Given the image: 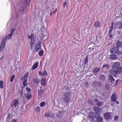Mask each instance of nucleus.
<instances>
[{
	"label": "nucleus",
	"instance_id": "obj_20",
	"mask_svg": "<svg viewBox=\"0 0 122 122\" xmlns=\"http://www.w3.org/2000/svg\"><path fill=\"white\" fill-rule=\"evenodd\" d=\"M117 55H114V54H112L109 56L110 58L112 59L115 60L117 58Z\"/></svg>",
	"mask_w": 122,
	"mask_h": 122
},
{
	"label": "nucleus",
	"instance_id": "obj_52",
	"mask_svg": "<svg viewBox=\"0 0 122 122\" xmlns=\"http://www.w3.org/2000/svg\"><path fill=\"white\" fill-rule=\"evenodd\" d=\"M98 84L99 87L102 86V83L100 82H99L98 83Z\"/></svg>",
	"mask_w": 122,
	"mask_h": 122
},
{
	"label": "nucleus",
	"instance_id": "obj_19",
	"mask_svg": "<svg viewBox=\"0 0 122 122\" xmlns=\"http://www.w3.org/2000/svg\"><path fill=\"white\" fill-rule=\"evenodd\" d=\"M45 92V91L42 89H40L38 91V95L39 96L42 97L43 93Z\"/></svg>",
	"mask_w": 122,
	"mask_h": 122
},
{
	"label": "nucleus",
	"instance_id": "obj_25",
	"mask_svg": "<svg viewBox=\"0 0 122 122\" xmlns=\"http://www.w3.org/2000/svg\"><path fill=\"white\" fill-rule=\"evenodd\" d=\"M99 79L101 80L104 81L105 79V76L103 75H101L99 76Z\"/></svg>",
	"mask_w": 122,
	"mask_h": 122
},
{
	"label": "nucleus",
	"instance_id": "obj_63",
	"mask_svg": "<svg viewBox=\"0 0 122 122\" xmlns=\"http://www.w3.org/2000/svg\"><path fill=\"white\" fill-rule=\"evenodd\" d=\"M119 81V80L118 79H117V80L116 81V83L114 85V86H115L117 83V82H118Z\"/></svg>",
	"mask_w": 122,
	"mask_h": 122
},
{
	"label": "nucleus",
	"instance_id": "obj_41",
	"mask_svg": "<svg viewBox=\"0 0 122 122\" xmlns=\"http://www.w3.org/2000/svg\"><path fill=\"white\" fill-rule=\"evenodd\" d=\"M46 103L45 102H41L40 104V106L41 107H43L45 105Z\"/></svg>",
	"mask_w": 122,
	"mask_h": 122
},
{
	"label": "nucleus",
	"instance_id": "obj_55",
	"mask_svg": "<svg viewBox=\"0 0 122 122\" xmlns=\"http://www.w3.org/2000/svg\"><path fill=\"white\" fill-rule=\"evenodd\" d=\"M121 33V32L119 31H116V34L117 35H118L120 34Z\"/></svg>",
	"mask_w": 122,
	"mask_h": 122
},
{
	"label": "nucleus",
	"instance_id": "obj_11",
	"mask_svg": "<svg viewBox=\"0 0 122 122\" xmlns=\"http://www.w3.org/2000/svg\"><path fill=\"white\" fill-rule=\"evenodd\" d=\"M103 119L102 117L100 116V115H99L98 116L96 117V122H102Z\"/></svg>",
	"mask_w": 122,
	"mask_h": 122
},
{
	"label": "nucleus",
	"instance_id": "obj_43",
	"mask_svg": "<svg viewBox=\"0 0 122 122\" xmlns=\"http://www.w3.org/2000/svg\"><path fill=\"white\" fill-rule=\"evenodd\" d=\"M14 32V29H12L10 31V34L12 35L13 34Z\"/></svg>",
	"mask_w": 122,
	"mask_h": 122
},
{
	"label": "nucleus",
	"instance_id": "obj_33",
	"mask_svg": "<svg viewBox=\"0 0 122 122\" xmlns=\"http://www.w3.org/2000/svg\"><path fill=\"white\" fill-rule=\"evenodd\" d=\"M88 56H86V57L85 58V60L84 61V64L85 65L87 64H88Z\"/></svg>",
	"mask_w": 122,
	"mask_h": 122
},
{
	"label": "nucleus",
	"instance_id": "obj_3",
	"mask_svg": "<svg viewBox=\"0 0 122 122\" xmlns=\"http://www.w3.org/2000/svg\"><path fill=\"white\" fill-rule=\"evenodd\" d=\"M41 41H38L36 46V47L34 49L36 52H37L40 50L41 48Z\"/></svg>",
	"mask_w": 122,
	"mask_h": 122
},
{
	"label": "nucleus",
	"instance_id": "obj_36",
	"mask_svg": "<svg viewBox=\"0 0 122 122\" xmlns=\"http://www.w3.org/2000/svg\"><path fill=\"white\" fill-rule=\"evenodd\" d=\"M48 75V74L46 70H44L43 73V76H46Z\"/></svg>",
	"mask_w": 122,
	"mask_h": 122
},
{
	"label": "nucleus",
	"instance_id": "obj_30",
	"mask_svg": "<svg viewBox=\"0 0 122 122\" xmlns=\"http://www.w3.org/2000/svg\"><path fill=\"white\" fill-rule=\"evenodd\" d=\"M27 94H25V96L26 97L27 99H30L32 95L31 94H30L27 95H26Z\"/></svg>",
	"mask_w": 122,
	"mask_h": 122
},
{
	"label": "nucleus",
	"instance_id": "obj_37",
	"mask_svg": "<svg viewBox=\"0 0 122 122\" xmlns=\"http://www.w3.org/2000/svg\"><path fill=\"white\" fill-rule=\"evenodd\" d=\"M4 84V82L2 80L0 81V88L2 89L3 87V85Z\"/></svg>",
	"mask_w": 122,
	"mask_h": 122
},
{
	"label": "nucleus",
	"instance_id": "obj_61",
	"mask_svg": "<svg viewBox=\"0 0 122 122\" xmlns=\"http://www.w3.org/2000/svg\"><path fill=\"white\" fill-rule=\"evenodd\" d=\"M34 46V45H33L30 44V49H31V50H33V47Z\"/></svg>",
	"mask_w": 122,
	"mask_h": 122
},
{
	"label": "nucleus",
	"instance_id": "obj_57",
	"mask_svg": "<svg viewBox=\"0 0 122 122\" xmlns=\"http://www.w3.org/2000/svg\"><path fill=\"white\" fill-rule=\"evenodd\" d=\"M23 90H22L20 91V95L21 96H22L23 95Z\"/></svg>",
	"mask_w": 122,
	"mask_h": 122
},
{
	"label": "nucleus",
	"instance_id": "obj_7",
	"mask_svg": "<svg viewBox=\"0 0 122 122\" xmlns=\"http://www.w3.org/2000/svg\"><path fill=\"white\" fill-rule=\"evenodd\" d=\"M120 66V64L119 62H117L113 65L112 66V68L113 69H116L119 67Z\"/></svg>",
	"mask_w": 122,
	"mask_h": 122
},
{
	"label": "nucleus",
	"instance_id": "obj_26",
	"mask_svg": "<svg viewBox=\"0 0 122 122\" xmlns=\"http://www.w3.org/2000/svg\"><path fill=\"white\" fill-rule=\"evenodd\" d=\"M12 36L10 34H9L5 37V39H3L5 40V41H6L7 39H11Z\"/></svg>",
	"mask_w": 122,
	"mask_h": 122
},
{
	"label": "nucleus",
	"instance_id": "obj_49",
	"mask_svg": "<svg viewBox=\"0 0 122 122\" xmlns=\"http://www.w3.org/2000/svg\"><path fill=\"white\" fill-rule=\"evenodd\" d=\"M118 119V117L117 116H116L114 118V120L116 121Z\"/></svg>",
	"mask_w": 122,
	"mask_h": 122
},
{
	"label": "nucleus",
	"instance_id": "obj_8",
	"mask_svg": "<svg viewBox=\"0 0 122 122\" xmlns=\"http://www.w3.org/2000/svg\"><path fill=\"white\" fill-rule=\"evenodd\" d=\"M93 109L94 111L97 114L101 112V109L97 107L96 106L94 107Z\"/></svg>",
	"mask_w": 122,
	"mask_h": 122
},
{
	"label": "nucleus",
	"instance_id": "obj_39",
	"mask_svg": "<svg viewBox=\"0 0 122 122\" xmlns=\"http://www.w3.org/2000/svg\"><path fill=\"white\" fill-rule=\"evenodd\" d=\"M105 67L107 68H108L109 67V66L108 64H105L103 65L102 66V69H103V68Z\"/></svg>",
	"mask_w": 122,
	"mask_h": 122
},
{
	"label": "nucleus",
	"instance_id": "obj_31",
	"mask_svg": "<svg viewBox=\"0 0 122 122\" xmlns=\"http://www.w3.org/2000/svg\"><path fill=\"white\" fill-rule=\"evenodd\" d=\"M103 104V102L101 101L97 103H96V105L98 107H100Z\"/></svg>",
	"mask_w": 122,
	"mask_h": 122
},
{
	"label": "nucleus",
	"instance_id": "obj_4",
	"mask_svg": "<svg viewBox=\"0 0 122 122\" xmlns=\"http://www.w3.org/2000/svg\"><path fill=\"white\" fill-rule=\"evenodd\" d=\"M115 28L121 29L122 28V22L121 21L116 22L114 25Z\"/></svg>",
	"mask_w": 122,
	"mask_h": 122
},
{
	"label": "nucleus",
	"instance_id": "obj_58",
	"mask_svg": "<svg viewBox=\"0 0 122 122\" xmlns=\"http://www.w3.org/2000/svg\"><path fill=\"white\" fill-rule=\"evenodd\" d=\"M44 116H48V113H45Z\"/></svg>",
	"mask_w": 122,
	"mask_h": 122
},
{
	"label": "nucleus",
	"instance_id": "obj_1",
	"mask_svg": "<svg viewBox=\"0 0 122 122\" xmlns=\"http://www.w3.org/2000/svg\"><path fill=\"white\" fill-rule=\"evenodd\" d=\"M71 93L72 92L70 91L65 92L64 93L63 99L65 103H67L70 101Z\"/></svg>",
	"mask_w": 122,
	"mask_h": 122
},
{
	"label": "nucleus",
	"instance_id": "obj_18",
	"mask_svg": "<svg viewBox=\"0 0 122 122\" xmlns=\"http://www.w3.org/2000/svg\"><path fill=\"white\" fill-rule=\"evenodd\" d=\"M33 81L35 83L38 84L39 83L40 80L37 77H36L33 79Z\"/></svg>",
	"mask_w": 122,
	"mask_h": 122
},
{
	"label": "nucleus",
	"instance_id": "obj_2",
	"mask_svg": "<svg viewBox=\"0 0 122 122\" xmlns=\"http://www.w3.org/2000/svg\"><path fill=\"white\" fill-rule=\"evenodd\" d=\"M111 53L116 54H117V55L118 56H121L122 55V51H119V49L116 47H114L111 48L110 50Z\"/></svg>",
	"mask_w": 122,
	"mask_h": 122
},
{
	"label": "nucleus",
	"instance_id": "obj_46",
	"mask_svg": "<svg viewBox=\"0 0 122 122\" xmlns=\"http://www.w3.org/2000/svg\"><path fill=\"white\" fill-rule=\"evenodd\" d=\"M113 29V28L112 27H110L108 31V33H112Z\"/></svg>",
	"mask_w": 122,
	"mask_h": 122
},
{
	"label": "nucleus",
	"instance_id": "obj_59",
	"mask_svg": "<svg viewBox=\"0 0 122 122\" xmlns=\"http://www.w3.org/2000/svg\"><path fill=\"white\" fill-rule=\"evenodd\" d=\"M114 23V22H112L111 24V26L110 27H112V28H113V25Z\"/></svg>",
	"mask_w": 122,
	"mask_h": 122
},
{
	"label": "nucleus",
	"instance_id": "obj_45",
	"mask_svg": "<svg viewBox=\"0 0 122 122\" xmlns=\"http://www.w3.org/2000/svg\"><path fill=\"white\" fill-rule=\"evenodd\" d=\"M40 110V108L39 107H37L36 109L35 110V111L36 112H39Z\"/></svg>",
	"mask_w": 122,
	"mask_h": 122
},
{
	"label": "nucleus",
	"instance_id": "obj_51",
	"mask_svg": "<svg viewBox=\"0 0 122 122\" xmlns=\"http://www.w3.org/2000/svg\"><path fill=\"white\" fill-rule=\"evenodd\" d=\"M108 35L111 38L112 37V36L111 34V33H108Z\"/></svg>",
	"mask_w": 122,
	"mask_h": 122
},
{
	"label": "nucleus",
	"instance_id": "obj_22",
	"mask_svg": "<svg viewBox=\"0 0 122 122\" xmlns=\"http://www.w3.org/2000/svg\"><path fill=\"white\" fill-rule=\"evenodd\" d=\"M100 23L98 21H96L94 25V26L95 27H98L100 25Z\"/></svg>",
	"mask_w": 122,
	"mask_h": 122
},
{
	"label": "nucleus",
	"instance_id": "obj_32",
	"mask_svg": "<svg viewBox=\"0 0 122 122\" xmlns=\"http://www.w3.org/2000/svg\"><path fill=\"white\" fill-rule=\"evenodd\" d=\"M27 80H26H26L24 79L23 80V84L24 86H25L28 85V84L27 83Z\"/></svg>",
	"mask_w": 122,
	"mask_h": 122
},
{
	"label": "nucleus",
	"instance_id": "obj_48",
	"mask_svg": "<svg viewBox=\"0 0 122 122\" xmlns=\"http://www.w3.org/2000/svg\"><path fill=\"white\" fill-rule=\"evenodd\" d=\"M48 117H52V112L50 111L48 112Z\"/></svg>",
	"mask_w": 122,
	"mask_h": 122
},
{
	"label": "nucleus",
	"instance_id": "obj_47",
	"mask_svg": "<svg viewBox=\"0 0 122 122\" xmlns=\"http://www.w3.org/2000/svg\"><path fill=\"white\" fill-rule=\"evenodd\" d=\"M35 44V40H31L30 44L34 45V44Z\"/></svg>",
	"mask_w": 122,
	"mask_h": 122
},
{
	"label": "nucleus",
	"instance_id": "obj_23",
	"mask_svg": "<svg viewBox=\"0 0 122 122\" xmlns=\"http://www.w3.org/2000/svg\"><path fill=\"white\" fill-rule=\"evenodd\" d=\"M109 77L110 79V81L112 84H113L115 82V79L111 75H109Z\"/></svg>",
	"mask_w": 122,
	"mask_h": 122
},
{
	"label": "nucleus",
	"instance_id": "obj_56",
	"mask_svg": "<svg viewBox=\"0 0 122 122\" xmlns=\"http://www.w3.org/2000/svg\"><path fill=\"white\" fill-rule=\"evenodd\" d=\"M39 74L40 75H41L42 76H43V73L41 71H39Z\"/></svg>",
	"mask_w": 122,
	"mask_h": 122
},
{
	"label": "nucleus",
	"instance_id": "obj_53",
	"mask_svg": "<svg viewBox=\"0 0 122 122\" xmlns=\"http://www.w3.org/2000/svg\"><path fill=\"white\" fill-rule=\"evenodd\" d=\"M26 90L29 92H30L31 90V89L30 88L28 87H26Z\"/></svg>",
	"mask_w": 122,
	"mask_h": 122
},
{
	"label": "nucleus",
	"instance_id": "obj_40",
	"mask_svg": "<svg viewBox=\"0 0 122 122\" xmlns=\"http://www.w3.org/2000/svg\"><path fill=\"white\" fill-rule=\"evenodd\" d=\"M12 118V117L10 116V114H8L7 117V120H8V119H11Z\"/></svg>",
	"mask_w": 122,
	"mask_h": 122
},
{
	"label": "nucleus",
	"instance_id": "obj_28",
	"mask_svg": "<svg viewBox=\"0 0 122 122\" xmlns=\"http://www.w3.org/2000/svg\"><path fill=\"white\" fill-rule=\"evenodd\" d=\"M122 44V42H121L120 41H117L116 43V47L119 48L121 45Z\"/></svg>",
	"mask_w": 122,
	"mask_h": 122
},
{
	"label": "nucleus",
	"instance_id": "obj_14",
	"mask_svg": "<svg viewBox=\"0 0 122 122\" xmlns=\"http://www.w3.org/2000/svg\"><path fill=\"white\" fill-rule=\"evenodd\" d=\"M46 78L44 77H43L41 80V85L42 86H46Z\"/></svg>",
	"mask_w": 122,
	"mask_h": 122
},
{
	"label": "nucleus",
	"instance_id": "obj_13",
	"mask_svg": "<svg viewBox=\"0 0 122 122\" xmlns=\"http://www.w3.org/2000/svg\"><path fill=\"white\" fill-rule=\"evenodd\" d=\"M38 64L39 63L37 61L34 63L32 67V70H33L36 69L38 67Z\"/></svg>",
	"mask_w": 122,
	"mask_h": 122
},
{
	"label": "nucleus",
	"instance_id": "obj_34",
	"mask_svg": "<svg viewBox=\"0 0 122 122\" xmlns=\"http://www.w3.org/2000/svg\"><path fill=\"white\" fill-rule=\"evenodd\" d=\"M44 51L43 50H40L39 53V55L40 56H42L43 55Z\"/></svg>",
	"mask_w": 122,
	"mask_h": 122
},
{
	"label": "nucleus",
	"instance_id": "obj_27",
	"mask_svg": "<svg viewBox=\"0 0 122 122\" xmlns=\"http://www.w3.org/2000/svg\"><path fill=\"white\" fill-rule=\"evenodd\" d=\"M28 37L29 39H31V40H35L34 36L33 34H31L30 36L28 35Z\"/></svg>",
	"mask_w": 122,
	"mask_h": 122
},
{
	"label": "nucleus",
	"instance_id": "obj_12",
	"mask_svg": "<svg viewBox=\"0 0 122 122\" xmlns=\"http://www.w3.org/2000/svg\"><path fill=\"white\" fill-rule=\"evenodd\" d=\"M101 68L100 67L98 68L97 66H96L95 67L94 69L92 71L93 73H97L100 70Z\"/></svg>",
	"mask_w": 122,
	"mask_h": 122
},
{
	"label": "nucleus",
	"instance_id": "obj_64",
	"mask_svg": "<svg viewBox=\"0 0 122 122\" xmlns=\"http://www.w3.org/2000/svg\"><path fill=\"white\" fill-rule=\"evenodd\" d=\"M113 102H115L117 104H118L119 103V102L118 101H117L116 100V101H113Z\"/></svg>",
	"mask_w": 122,
	"mask_h": 122
},
{
	"label": "nucleus",
	"instance_id": "obj_16",
	"mask_svg": "<svg viewBox=\"0 0 122 122\" xmlns=\"http://www.w3.org/2000/svg\"><path fill=\"white\" fill-rule=\"evenodd\" d=\"M88 116L89 117L95 118V113L92 112H89Z\"/></svg>",
	"mask_w": 122,
	"mask_h": 122
},
{
	"label": "nucleus",
	"instance_id": "obj_50",
	"mask_svg": "<svg viewBox=\"0 0 122 122\" xmlns=\"http://www.w3.org/2000/svg\"><path fill=\"white\" fill-rule=\"evenodd\" d=\"M94 100L96 103H97L99 102V100L97 98L95 99Z\"/></svg>",
	"mask_w": 122,
	"mask_h": 122
},
{
	"label": "nucleus",
	"instance_id": "obj_60",
	"mask_svg": "<svg viewBox=\"0 0 122 122\" xmlns=\"http://www.w3.org/2000/svg\"><path fill=\"white\" fill-rule=\"evenodd\" d=\"M66 2H65L63 4V7H65L66 5Z\"/></svg>",
	"mask_w": 122,
	"mask_h": 122
},
{
	"label": "nucleus",
	"instance_id": "obj_6",
	"mask_svg": "<svg viewBox=\"0 0 122 122\" xmlns=\"http://www.w3.org/2000/svg\"><path fill=\"white\" fill-rule=\"evenodd\" d=\"M19 102L17 99H15L11 103V107L14 106L16 107L17 106Z\"/></svg>",
	"mask_w": 122,
	"mask_h": 122
},
{
	"label": "nucleus",
	"instance_id": "obj_9",
	"mask_svg": "<svg viewBox=\"0 0 122 122\" xmlns=\"http://www.w3.org/2000/svg\"><path fill=\"white\" fill-rule=\"evenodd\" d=\"M109 72L110 74L114 77H115L117 76V73L116 70H114L113 69L110 70L109 71Z\"/></svg>",
	"mask_w": 122,
	"mask_h": 122
},
{
	"label": "nucleus",
	"instance_id": "obj_24",
	"mask_svg": "<svg viewBox=\"0 0 122 122\" xmlns=\"http://www.w3.org/2000/svg\"><path fill=\"white\" fill-rule=\"evenodd\" d=\"M28 72H27L25 74L24 76L22 78H21V79L22 80L23 79H24L27 80V78L28 77Z\"/></svg>",
	"mask_w": 122,
	"mask_h": 122
},
{
	"label": "nucleus",
	"instance_id": "obj_10",
	"mask_svg": "<svg viewBox=\"0 0 122 122\" xmlns=\"http://www.w3.org/2000/svg\"><path fill=\"white\" fill-rule=\"evenodd\" d=\"M31 1V0H25L23 6L25 7L29 6Z\"/></svg>",
	"mask_w": 122,
	"mask_h": 122
},
{
	"label": "nucleus",
	"instance_id": "obj_44",
	"mask_svg": "<svg viewBox=\"0 0 122 122\" xmlns=\"http://www.w3.org/2000/svg\"><path fill=\"white\" fill-rule=\"evenodd\" d=\"M15 76L14 75H13L11 77L10 79V81L11 82H12L14 79V78Z\"/></svg>",
	"mask_w": 122,
	"mask_h": 122
},
{
	"label": "nucleus",
	"instance_id": "obj_15",
	"mask_svg": "<svg viewBox=\"0 0 122 122\" xmlns=\"http://www.w3.org/2000/svg\"><path fill=\"white\" fill-rule=\"evenodd\" d=\"M116 72L117 74H119L122 73V67H120L116 69Z\"/></svg>",
	"mask_w": 122,
	"mask_h": 122
},
{
	"label": "nucleus",
	"instance_id": "obj_29",
	"mask_svg": "<svg viewBox=\"0 0 122 122\" xmlns=\"http://www.w3.org/2000/svg\"><path fill=\"white\" fill-rule=\"evenodd\" d=\"M88 103L90 105H94V103L91 100H89L87 101Z\"/></svg>",
	"mask_w": 122,
	"mask_h": 122
},
{
	"label": "nucleus",
	"instance_id": "obj_54",
	"mask_svg": "<svg viewBox=\"0 0 122 122\" xmlns=\"http://www.w3.org/2000/svg\"><path fill=\"white\" fill-rule=\"evenodd\" d=\"M85 86L86 87H87L88 86V82H86L85 84Z\"/></svg>",
	"mask_w": 122,
	"mask_h": 122
},
{
	"label": "nucleus",
	"instance_id": "obj_62",
	"mask_svg": "<svg viewBox=\"0 0 122 122\" xmlns=\"http://www.w3.org/2000/svg\"><path fill=\"white\" fill-rule=\"evenodd\" d=\"M65 89H66V90H70V89L69 88V87H68L67 86L66 88H65Z\"/></svg>",
	"mask_w": 122,
	"mask_h": 122
},
{
	"label": "nucleus",
	"instance_id": "obj_21",
	"mask_svg": "<svg viewBox=\"0 0 122 122\" xmlns=\"http://www.w3.org/2000/svg\"><path fill=\"white\" fill-rule=\"evenodd\" d=\"M111 99L112 101H116L117 99V96L115 94H113L111 96Z\"/></svg>",
	"mask_w": 122,
	"mask_h": 122
},
{
	"label": "nucleus",
	"instance_id": "obj_38",
	"mask_svg": "<svg viewBox=\"0 0 122 122\" xmlns=\"http://www.w3.org/2000/svg\"><path fill=\"white\" fill-rule=\"evenodd\" d=\"M94 118H91L89 117L88 118V120L90 122H93L94 120Z\"/></svg>",
	"mask_w": 122,
	"mask_h": 122
},
{
	"label": "nucleus",
	"instance_id": "obj_5",
	"mask_svg": "<svg viewBox=\"0 0 122 122\" xmlns=\"http://www.w3.org/2000/svg\"><path fill=\"white\" fill-rule=\"evenodd\" d=\"M5 40L3 39L0 46V51H1L5 48L6 44Z\"/></svg>",
	"mask_w": 122,
	"mask_h": 122
},
{
	"label": "nucleus",
	"instance_id": "obj_17",
	"mask_svg": "<svg viewBox=\"0 0 122 122\" xmlns=\"http://www.w3.org/2000/svg\"><path fill=\"white\" fill-rule=\"evenodd\" d=\"M104 117L106 119H110L111 118V116L110 114L106 113L104 115Z\"/></svg>",
	"mask_w": 122,
	"mask_h": 122
},
{
	"label": "nucleus",
	"instance_id": "obj_35",
	"mask_svg": "<svg viewBox=\"0 0 122 122\" xmlns=\"http://www.w3.org/2000/svg\"><path fill=\"white\" fill-rule=\"evenodd\" d=\"M62 113L60 111L59 112L58 114L57 115V117L59 118H61L62 116Z\"/></svg>",
	"mask_w": 122,
	"mask_h": 122
},
{
	"label": "nucleus",
	"instance_id": "obj_42",
	"mask_svg": "<svg viewBox=\"0 0 122 122\" xmlns=\"http://www.w3.org/2000/svg\"><path fill=\"white\" fill-rule=\"evenodd\" d=\"M20 10L21 13H24V8L23 7H21L20 9Z\"/></svg>",
	"mask_w": 122,
	"mask_h": 122
}]
</instances>
